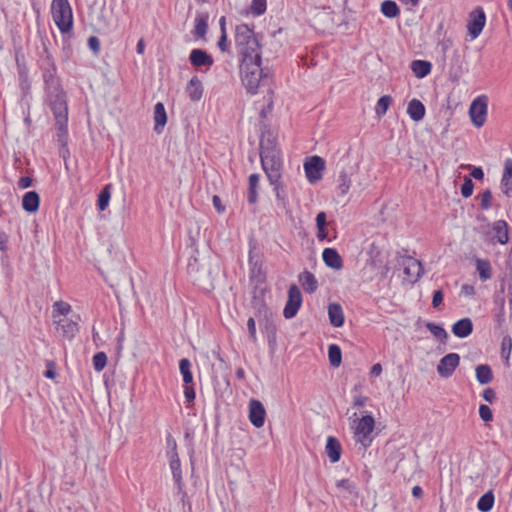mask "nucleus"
Here are the masks:
<instances>
[{
    "mask_svg": "<svg viewBox=\"0 0 512 512\" xmlns=\"http://www.w3.org/2000/svg\"><path fill=\"white\" fill-rule=\"evenodd\" d=\"M45 55L40 59V68L45 83L46 101L48 102L58 130V141L65 143L67 135L68 107L66 95L57 77V68L51 54L45 49Z\"/></svg>",
    "mask_w": 512,
    "mask_h": 512,
    "instance_id": "f257e3e1",
    "label": "nucleus"
},
{
    "mask_svg": "<svg viewBox=\"0 0 512 512\" xmlns=\"http://www.w3.org/2000/svg\"><path fill=\"white\" fill-rule=\"evenodd\" d=\"M240 74L242 84L250 94H256L258 87L269 81V71L261 67V58L241 60Z\"/></svg>",
    "mask_w": 512,
    "mask_h": 512,
    "instance_id": "f03ea898",
    "label": "nucleus"
},
{
    "mask_svg": "<svg viewBox=\"0 0 512 512\" xmlns=\"http://www.w3.org/2000/svg\"><path fill=\"white\" fill-rule=\"evenodd\" d=\"M235 46L241 56V60H245L246 58L260 59L261 57L258 36L246 24L236 26Z\"/></svg>",
    "mask_w": 512,
    "mask_h": 512,
    "instance_id": "7ed1b4c3",
    "label": "nucleus"
},
{
    "mask_svg": "<svg viewBox=\"0 0 512 512\" xmlns=\"http://www.w3.org/2000/svg\"><path fill=\"white\" fill-rule=\"evenodd\" d=\"M260 158L263 170L270 183H276L281 179L282 160L277 147L263 146L260 151Z\"/></svg>",
    "mask_w": 512,
    "mask_h": 512,
    "instance_id": "20e7f679",
    "label": "nucleus"
},
{
    "mask_svg": "<svg viewBox=\"0 0 512 512\" xmlns=\"http://www.w3.org/2000/svg\"><path fill=\"white\" fill-rule=\"evenodd\" d=\"M51 14L61 33H68L72 30L73 13L68 0H53Z\"/></svg>",
    "mask_w": 512,
    "mask_h": 512,
    "instance_id": "39448f33",
    "label": "nucleus"
},
{
    "mask_svg": "<svg viewBox=\"0 0 512 512\" xmlns=\"http://www.w3.org/2000/svg\"><path fill=\"white\" fill-rule=\"evenodd\" d=\"M167 444L170 447V450L168 451L170 469L172 471V475L177 485L178 491L182 492L183 478L181 472V463L177 453V444L175 440L171 438V436L167 438Z\"/></svg>",
    "mask_w": 512,
    "mask_h": 512,
    "instance_id": "423d86ee",
    "label": "nucleus"
},
{
    "mask_svg": "<svg viewBox=\"0 0 512 512\" xmlns=\"http://www.w3.org/2000/svg\"><path fill=\"white\" fill-rule=\"evenodd\" d=\"M488 108V98L485 95L478 96L475 98L470 107H469V115L472 123L480 128L484 125L486 121Z\"/></svg>",
    "mask_w": 512,
    "mask_h": 512,
    "instance_id": "0eeeda50",
    "label": "nucleus"
},
{
    "mask_svg": "<svg viewBox=\"0 0 512 512\" xmlns=\"http://www.w3.org/2000/svg\"><path fill=\"white\" fill-rule=\"evenodd\" d=\"M374 425L375 421L371 415L363 416L358 421L355 428V437L357 438V442H360L364 447H367L371 442L369 435L372 433Z\"/></svg>",
    "mask_w": 512,
    "mask_h": 512,
    "instance_id": "6e6552de",
    "label": "nucleus"
},
{
    "mask_svg": "<svg viewBox=\"0 0 512 512\" xmlns=\"http://www.w3.org/2000/svg\"><path fill=\"white\" fill-rule=\"evenodd\" d=\"M302 304V295L296 285H291L288 290V300L283 310V316L286 319L293 318Z\"/></svg>",
    "mask_w": 512,
    "mask_h": 512,
    "instance_id": "1a4fd4ad",
    "label": "nucleus"
},
{
    "mask_svg": "<svg viewBox=\"0 0 512 512\" xmlns=\"http://www.w3.org/2000/svg\"><path fill=\"white\" fill-rule=\"evenodd\" d=\"M208 264H200L197 258H191L189 260L187 270L190 275L195 277V281L203 284L211 285V268Z\"/></svg>",
    "mask_w": 512,
    "mask_h": 512,
    "instance_id": "9d476101",
    "label": "nucleus"
},
{
    "mask_svg": "<svg viewBox=\"0 0 512 512\" xmlns=\"http://www.w3.org/2000/svg\"><path fill=\"white\" fill-rule=\"evenodd\" d=\"M324 169L325 161L319 156H312L304 163L306 177L310 183L320 180Z\"/></svg>",
    "mask_w": 512,
    "mask_h": 512,
    "instance_id": "9b49d317",
    "label": "nucleus"
},
{
    "mask_svg": "<svg viewBox=\"0 0 512 512\" xmlns=\"http://www.w3.org/2000/svg\"><path fill=\"white\" fill-rule=\"evenodd\" d=\"M485 23L486 16L482 8L478 7L470 13L467 29L472 39H476L481 34Z\"/></svg>",
    "mask_w": 512,
    "mask_h": 512,
    "instance_id": "f8f14e48",
    "label": "nucleus"
},
{
    "mask_svg": "<svg viewBox=\"0 0 512 512\" xmlns=\"http://www.w3.org/2000/svg\"><path fill=\"white\" fill-rule=\"evenodd\" d=\"M460 363V356L457 353L445 355L437 365V372L441 377H450Z\"/></svg>",
    "mask_w": 512,
    "mask_h": 512,
    "instance_id": "ddd939ff",
    "label": "nucleus"
},
{
    "mask_svg": "<svg viewBox=\"0 0 512 512\" xmlns=\"http://www.w3.org/2000/svg\"><path fill=\"white\" fill-rule=\"evenodd\" d=\"M266 410L263 404L256 399L249 401V420L256 428L263 427L265 423Z\"/></svg>",
    "mask_w": 512,
    "mask_h": 512,
    "instance_id": "4468645a",
    "label": "nucleus"
},
{
    "mask_svg": "<svg viewBox=\"0 0 512 512\" xmlns=\"http://www.w3.org/2000/svg\"><path fill=\"white\" fill-rule=\"evenodd\" d=\"M56 329L64 338L71 340L79 330L78 323L72 319L59 318L55 320Z\"/></svg>",
    "mask_w": 512,
    "mask_h": 512,
    "instance_id": "2eb2a0df",
    "label": "nucleus"
},
{
    "mask_svg": "<svg viewBox=\"0 0 512 512\" xmlns=\"http://www.w3.org/2000/svg\"><path fill=\"white\" fill-rule=\"evenodd\" d=\"M404 273L412 283L418 281L423 274L421 262L414 258H408L404 263Z\"/></svg>",
    "mask_w": 512,
    "mask_h": 512,
    "instance_id": "dca6fc26",
    "label": "nucleus"
},
{
    "mask_svg": "<svg viewBox=\"0 0 512 512\" xmlns=\"http://www.w3.org/2000/svg\"><path fill=\"white\" fill-rule=\"evenodd\" d=\"M189 60L195 67L205 66L207 68L213 65V58L202 49H193L190 53Z\"/></svg>",
    "mask_w": 512,
    "mask_h": 512,
    "instance_id": "f3484780",
    "label": "nucleus"
},
{
    "mask_svg": "<svg viewBox=\"0 0 512 512\" xmlns=\"http://www.w3.org/2000/svg\"><path fill=\"white\" fill-rule=\"evenodd\" d=\"M324 263L333 269H341L343 266L342 258L334 248H325L322 253Z\"/></svg>",
    "mask_w": 512,
    "mask_h": 512,
    "instance_id": "a211bd4d",
    "label": "nucleus"
},
{
    "mask_svg": "<svg viewBox=\"0 0 512 512\" xmlns=\"http://www.w3.org/2000/svg\"><path fill=\"white\" fill-rule=\"evenodd\" d=\"M325 451L331 463H336L340 460L342 451L341 444L335 437L329 436L327 438Z\"/></svg>",
    "mask_w": 512,
    "mask_h": 512,
    "instance_id": "6ab92c4d",
    "label": "nucleus"
},
{
    "mask_svg": "<svg viewBox=\"0 0 512 512\" xmlns=\"http://www.w3.org/2000/svg\"><path fill=\"white\" fill-rule=\"evenodd\" d=\"M473 331V323L470 318H463L452 326V332L459 338L468 337Z\"/></svg>",
    "mask_w": 512,
    "mask_h": 512,
    "instance_id": "aec40b11",
    "label": "nucleus"
},
{
    "mask_svg": "<svg viewBox=\"0 0 512 512\" xmlns=\"http://www.w3.org/2000/svg\"><path fill=\"white\" fill-rule=\"evenodd\" d=\"M154 121V131L159 134L167 123V114L161 102L156 103L154 106Z\"/></svg>",
    "mask_w": 512,
    "mask_h": 512,
    "instance_id": "412c9836",
    "label": "nucleus"
},
{
    "mask_svg": "<svg viewBox=\"0 0 512 512\" xmlns=\"http://www.w3.org/2000/svg\"><path fill=\"white\" fill-rule=\"evenodd\" d=\"M407 113L413 121H421L425 116V106L418 99H412L408 103Z\"/></svg>",
    "mask_w": 512,
    "mask_h": 512,
    "instance_id": "4be33fe9",
    "label": "nucleus"
},
{
    "mask_svg": "<svg viewBox=\"0 0 512 512\" xmlns=\"http://www.w3.org/2000/svg\"><path fill=\"white\" fill-rule=\"evenodd\" d=\"M40 197L37 192L29 191L22 198V207L27 212H35L39 208Z\"/></svg>",
    "mask_w": 512,
    "mask_h": 512,
    "instance_id": "5701e85b",
    "label": "nucleus"
},
{
    "mask_svg": "<svg viewBox=\"0 0 512 512\" xmlns=\"http://www.w3.org/2000/svg\"><path fill=\"white\" fill-rule=\"evenodd\" d=\"M299 282L301 283L303 289L307 293H313L318 288V282L315 276L309 272L304 271L298 276Z\"/></svg>",
    "mask_w": 512,
    "mask_h": 512,
    "instance_id": "b1692460",
    "label": "nucleus"
},
{
    "mask_svg": "<svg viewBox=\"0 0 512 512\" xmlns=\"http://www.w3.org/2000/svg\"><path fill=\"white\" fill-rule=\"evenodd\" d=\"M328 315L330 323L334 327H341L344 324V314L342 307L337 303L328 306Z\"/></svg>",
    "mask_w": 512,
    "mask_h": 512,
    "instance_id": "393cba45",
    "label": "nucleus"
},
{
    "mask_svg": "<svg viewBox=\"0 0 512 512\" xmlns=\"http://www.w3.org/2000/svg\"><path fill=\"white\" fill-rule=\"evenodd\" d=\"M186 92L192 101H199L203 95V87L201 81L197 77H192L186 87Z\"/></svg>",
    "mask_w": 512,
    "mask_h": 512,
    "instance_id": "a878e982",
    "label": "nucleus"
},
{
    "mask_svg": "<svg viewBox=\"0 0 512 512\" xmlns=\"http://www.w3.org/2000/svg\"><path fill=\"white\" fill-rule=\"evenodd\" d=\"M410 67L417 78H424L431 72L432 64L425 60H414Z\"/></svg>",
    "mask_w": 512,
    "mask_h": 512,
    "instance_id": "bb28decb",
    "label": "nucleus"
},
{
    "mask_svg": "<svg viewBox=\"0 0 512 512\" xmlns=\"http://www.w3.org/2000/svg\"><path fill=\"white\" fill-rule=\"evenodd\" d=\"M493 230L496 233L497 241L506 244L509 241L508 224L504 220H497L493 223Z\"/></svg>",
    "mask_w": 512,
    "mask_h": 512,
    "instance_id": "cd10ccee",
    "label": "nucleus"
},
{
    "mask_svg": "<svg viewBox=\"0 0 512 512\" xmlns=\"http://www.w3.org/2000/svg\"><path fill=\"white\" fill-rule=\"evenodd\" d=\"M476 379L480 384H488L493 379L492 370L489 365L481 364L476 367Z\"/></svg>",
    "mask_w": 512,
    "mask_h": 512,
    "instance_id": "c85d7f7f",
    "label": "nucleus"
},
{
    "mask_svg": "<svg viewBox=\"0 0 512 512\" xmlns=\"http://www.w3.org/2000/svg\"><path fill=\"white\" fill-rule=\"evenodd\" d=\"M208 15L207 14H198L195 18V27H194V35L203 38L207 33L208 29Z\"/></svg>",
    "mask_w": 512,
    "mask_h": 512,
    "instance_id": "c756f323",
    "label": "nucleus"
},
{
    "mask_svg": "<svg viewBox=\"0 0 512 512\" xmlns=\"http://www.w3.org/2000/svg\"><path fill=\"white\" fill-rule=\"evenodd\" d=\"M476 269L479 273V277L482 281L489 280L492 277V267L488 260L477 259Z\"/></svg>",
    "mask_w": 512,
    "mask_h": 512,
    "instance_id": "7c9ffc66",
    "label": "nucleus"
},
{
    "mask_svg": "<svg viewBox=\"0 0 512 512\" xmlns=\"http://www.w3.org/2000/svg\"><path fill=\"white\" fill-rule=\"evenodd\" d=\"M259 175L258 174H251L249 176V188H248V195L247 200L250 204H254L257 201V189L259 186Z\"/></svg>",
    "mask_w": 512,
    "mask_h": 512,
    "instance_id": "2f4dec72",
    "label": "nucleus"
},
{
    "mask_svg": "<svg viewBox=\"0 0 512 512\" xmlns=\"http://www.w3.org/2000/svg\"><path fill=\"white\" fill-rule=\"evenodd\" d=\"M494 501V494L490 490L480 497L477 502V508L481 512H489L493 508Z\"/></svg>",
    "mask_w": 512,
    "mask_h": 512,
    "instance_id": "473e14b6",
    "label": "nucleus"
},
{
    "mask_svg": "<svg viewBox=\"0 0 512 512\" xmlns=\"http://www.w3.org/2000/svg\"><path fill=\"white\" fill-rule=\"evenodd\" d=\"M328 358L331 366L339 367L342 362V352L338 345L331 344L328 347Z\"/></svg>",
    "mask_w": 512,
    "mask_h": 512,
    "instance_id": "72a5a7b5",
    "label": "nucleus"
},
{
    "mask_svg": "<svg viewBox=\"0 0 512 512\" xmlns=\"http://www.w3.org/2000/svg\"><path fill=\"white\" fill-rule=\"evenodd\" d=\"M71 311V306L68 303L57 301L53 304V313L52 318L53 321L58 320L63 316V318H66L65 316Z\"/></svg>",
    "mask_w": 512,
    "mask_h": 512,
    "instance_id": "f704fd0d",
    "label": "nucleus"
},
{
    "mask_svg": "<svg viewBox=\"0 0 512 512\" xmlns=\"http://www.w3.org/2000/svg\"><path fill=\"white\" fill-rule=\"evenodd\" d=\"M179 369L183 376L184 384H190L193 381V375L191 373V363L188 359L183 358L179 362Z\"/></svg>",
    "mask_w": 512,
    "mask_h": 512,
    "instance_id": "c9c22d12",
    "label": "nucleus"
},
{
    "mask_svg": "<svg viewBox=\"0 0 512 512\" xmlns=\"http://www.w3.org/2000/svg\"><path fill=\"white\" fill-rule=\"evenodd\" d=\"M382 13L389 18H394L399 15L400 10L394 1L386 0L381 5Z\"/></svg>",
    "mask_w": 512,
    "mask_h": 512,
    "instance_id": "e433bc0d",
    "label": "nucleus"
},
{
    "mask_svg": "<svg viewBox=\"0 0 512 512\" xmlns=\"http://www.w3.org/2000/svg\"><path fill=\"white\" fill-rule=\"evenodd\" d=\"M391 102L392 98L389 95H384L380 97L375 107V113L377 114V116L381 117L385 115Z\"/></svg>",
    "mask_w": 512,
    "mask_h": 512,
    "instance_id": "4c0bfd02",
    "label": "nucleus"
},
{
    "mask_svg": "<svg viewBox=\"0 0 512 512\" xmlns=\"http://www.w3.org/2000/svg\"><path fill=\"white\" fill-rule=\"evenodd\" d=\"M512 351V338L509 335L503 337L501 342V357L509 364Z\"/></svg>",
    "mask_w": 512,
    "mask_h": 512,
    "instance_id": "58836bf2",
    "label": "nucleus"
},
{
    "mask_svg": "<svg viewBox=\"0 0 512 512\" xmlns=\"http://www.w3.org/2000/svg\"><path fill=\"white\" fill-rule=\"evenodd\" d=\"M110 197V185H107L100 192L98 197V208L100 211H104L108 207Z\"/></svg>",
    "mask_w": 512,
    "mask_h": 512,
    "instance_id": "ea45409f",
    "label": "nucleus"
},
{
    "mask_svg": "<svg viewBox=\"0 0 512 512\" xmlns=\"http://www.w3.org/2000/svg\"><path fill=\"white\" fill-rule=\"evenodd\" d=\"M107 364V356L104 352H98L93 356V366L98 372L102 371Z\"/></svg>",
    "mask_w": 512,
    "mask_h": 512,
    "instance_id": "a19ab883",
    "label": "nucleus"
},
{
    "mask_svg": "<svg viewBox=\"0 0 512 512\" xmlns=\"http://www.w3.org/2000/svg\"><path fill=\"white\" fill-rule=\"evenodd\" d=\"M426 327L436 338L441 340L447 338V332L441 326L428 322Z\"/></svg>",
    "mask_w": 512,
    "mask_h": 512,
    "instance_id": "79ce46f5",
    "label": "nucleus"
},
{
    "mask_svg": "<svg viewBox=\"0 0 512 512\" xmlns=\"http://www.w3.org/2000/svg\"><path fill=\"white\" fill-rule=\"evenodd\" d=\"M474 184L469 177H465L464 182L461 186V194L463 197L468 198L472 195Z\"/></svg>",
    "mask_w": 512,
    "mask_h": 512,
    "instance_id": "37998d69",
    "label": "nucleus"
},
{
    "mask_svg": "<svg viewBox=\"0 0 512 512\" xmlns=\"http://www.w3.org/2000/svg\"><path fill=\"white\" fill-rule=\"evenodd\" d=\"M251 11L254 15H261L266 11V0H253Z\"/></svg>",
    "mask_w": 512,
    "mask_h": 512,
    "instance_id": "c03bdc74",
    "label": "nucleus"
},
{
    "mask_svg": "<svg viewBox=\"0 0 512 512\" xmlns=\"http://www.w3.org/2000/svg\"><path fill=\"white\" fill-rule=\"evenodd\" d=\"M271 184L274 185V192H275L276 198L279 201H281L283 203V205H285L286 193H285V190H284L280 180H278L276 183H271Z\"/></svg>",
    "mask_w": 512,
    "mask_h": 512,
    "instance_id": "a18cd8bd",
    "label": "nucleus"
},
{
    "mask_svg": "<svg viewBox=\"0 0 512 512\" xmlns=\"http://www.w3.org/2000/svg\"><path fill=\"white\" fill-rule=\"evenodd\" d=\"M479 416H480V418L484 422H489L493 418V414H492L491 409L487 405H485V404H481L480 405V407H479Z\"/></svg>",
    "mask_w": 512,
    "mask_h": 512,
    "instance_id": "49530a36",
    "label": "nucleus"
},
{
    "mask_svg": "<svg viewBox=\"0 0 512 512\" xmlns=\"http://www.w3.org/2000/svg\"><path fill=\"white\" fill-rule=\"evenodd\" d=\"M491 202H492V193L490 190H485L481 194V203H480L481 208L484 210L489 209L491 206Z\"/></svg>",
    "mask_w": 512,
    "mask_h": 512,
    "instance_id": "de8ad7c7",
    "label": "nucleus"
},
{
    "mask_svg": "<svg viewBox=\"0 0 512 512\" xmlns=\"http://www.w3.org/2000/svg\"><path fill=\"white\" fill-rule=\"evenodd\" d=\"M219 49L223 52H228L229 51V43H228V39H227V34H226V31H223V33L221 34L220 38H219V41L217 43Z\"/></svg>",
    "mask_w": 512,
    "mask_h": 512,
    "instance_id": "09e8293b",
    "label": "nucleus"
},
{
    "mask_svg": "<svg viewBox=\"0 0 512 512\" xmlns=\"http://www.w3.org/2000/svg\"><path fill=\"white\" fill-rule=\"evenodd\" d=\"M249 336L253 342L256 341V324L254 318L250 317L247 321Z\"/></svg>",
    "mask_w": 512,
    "mask_h": 512,
    "instance_id": "8fccbe9b",
    "label": "nucleus"
},
{
    "mask_svg": "<svg viewBox=\"0 0 512 512\" xmlns=\"http://www.w3.org/2000/svg\"><path fill=\"white\" fill-rule=\"evenodd\" d=\"M502 177H504V181L512 180V159H507L505 161V167Z\"/></svg>",
    "mask_w": 512,
    "mask_h": 512,
    "instance_id": "3c124183",
    "label": "nucleus"
},
{
    "mask_svg": "<svg viewBox=\"0 0 512 512\" xmlns=\"http://www.w3.org/2000/svg\"><path fill=\"white\" fill-rule=\"evenodd\" d=\"M443 297H444V295H443L442 290L434 291L433 297H432V305L434 308H437L442 304Z\"/></svg>",
    "mask_w": 512,
    "mask_h": 512,
    "instance_id": "603ef678",
    "label": "nucleus"
},
{
    "mask_svg": "<svg viewBox=\"0 0 512 512\" xmlns=\"http://www.w3.org/2000/svg\"><path fill=\"white\" fill-rule=\"evenodd\" d=\"M88 46L94 53H98L100 50V40L96 36H91L88 38Z\"/></svg>",
    "mask_w": 512,
    "mask_h": 512,
    "instance_id": "864d4df0",
    "label": "nucleus"
},
{
    "mask_svg": "<svg viewBox=\"0 0 512 512\" xmlns=\"http://www.w3.org/2000/svg\"><path fill=\"white\" fill-rule=\"evenodd\" d=\"M184 395L188 403L194 401L195 399V391L189 384H185L184 386Z\"/></svg>",
    "mask_w": 512,
    "mask_h": 512,
    "instance_id": "5fc2aeb1",
    "label": "nucleus"
},
{
    "mask_svg": "<svg viewBox=\"0 0 512 512\" xmlns=\"http://www.w3.org/2000/svg\"><path fill=\"white\" fill-rule=\"evenodd\" d=\"M340 181L341 183L339 184V188L342 193H346L350 188V181L348 180L347 175L342 173L340 175Z\"/></svg>",
    "mask_w": 512,
    "mask_h": 512,
    "instance_id": "6e6d98bb",
    "label": "nucleus"
},
{
    "mask_svg": "<svg viewBox=\"0 0 512 512\" xmlns=\"http://www.w3.org/2000/svg\"><path fill=\"white\" fill-rule=\"evenodd\" d=\"M482 396H483L484 400L489 403H492L496 398L495 391L492 388L484 389Z\"/></svg>",
    "mask_w": 512,
    "mask_h": 512,
    "instance_id": "4d7b16f0",
    "label": "nucleus"
},
{
    "mask_svg": "<svg viewBox=\"0 0 512 512\" xmlns=\"http://www.w3.org/2000/svg\"><path fill=\"white\" fill-rule=\"evenodd\" d=\"M263 146H272L276 147V144L274 142V139L272 138L271 134H268L267 136L263 135L260 141V151L262 150Z\"/></svg>",
    "mask_w": 512,
    "mask_h": 512,
    "instance_id": "13d9d810",
    "label": "nucleus"
},
{
    "mask_svg": "<svg viewBox=\"0 0 512 512\" xmlns=\"http://www.w3.org/2000/svg\"><path fill=\"white\" fill-rule=\"evenodd\" d=\"M316 226L317 229H321L326 227V213L325 212H319L316 216Z\"/></svg>",
    "mask_w": 512,
    "mask_h": 512,
    "instance_id": "bf43d9fd",
    "label": "nucleus"
},
{
    "mask_svg": "<svg viewBox=\"0 0 512 512\" xmlns=\"http://www.w3.org/2000/svg\"><path fill=\"white\" fill-rule=\"evenodd\" d=\"M511 184H512V180L504 181V177H502V179H501V189H502V192L505 195H507V196H510V192L512 190Z\"/></svg>",
    "mask_w": 512,
    "mask_h": 512,
    "instance_id": "052dcab7",
    "label": "nucleus"
},
{
    "mask_svg": "<svg viewBox=\"0 0 512 512\" xmlns=\"http://www.w3.org/2000/svg\"><path fill=\"white\" fill-rule=\"evenodd\" d=\"M31 184H32V179L27 176L21 177L18 181V186L21 189H26V188L30 187Z\"/></svg>",
    "mask_w": 512,
    "mask_h": 512,
    "instance_id": "680f3d73",
    "label": "nucleus"
},
{
    "mask_svg": "<svg viewBox=\"0 0 512 512\" xmlns=\"http://www.w3.org/2000/svg\"><path fill=\"white\" fill-rule=\"evenodd\" d=\"M337 487L342 488L345 490H348L351 492V489L353 488L352 483L348 479H341L337 482Z\"/></svg>",
    "mask_w": 512,
    "mask_h": 512,
    "instance_id": "e2e57ef3",
    "label": "nucleus"
},
{
    "mask_svg": "<svg viewBox=\"0 0 512 512\" xmlns=\"http://www.w3.org/2000/svg\"><path fill=\"white\" fill-rule=\"evenodd\" d=\"M471 176L477 180H482L484 177V172H483L482 168L474 167L471 172Z\"/></svg>",
    "mask_w": 512,
    "mask_h": 512,
    "instance_id": "0e129e2a",
    "label": "nucleus"
},
{
    "mask_svg": "<svg viewBox=\"0 0 512 512\" xmlns=\"http://www.w3.org/2000/svg\"><path fill=\"white\" fill-rule=\"evenodd\" d=\"M212 201H213V205H214L215 209L218 212H223L224 211V206L222 205L221 199H220L219 196L214 195Z\"/></svg>",
    "mask_w": 512,
    "mask_h": 512,
    "instance_id": "69168bd1",
    "label": "nucleus"
},
{
    "mask_svg": "<svg viewBox=\"0 0 512 512\" xmlns=\"http://www.w3.org/2000/svg\"><path fill=\"white\" fill-rule=\"evenodd\" d=\"M8 236L0 231V250L5 251L7 248Z\"/></svg>",
    "mask_w": 512,
    "mask_h": 512,
    "instance_id": "338daca9",
    "label": "nucleus"
},
{
    "mask_svg": "<svg viewBox=\"0 0 512 512\" xmlns=\"http://www.w3.org/2000/svg\"><path fill=\"white\" fill-rule=\"evenodd\" d=\"M366 402H367V397H365V396H356L354 398V405L356 407H362L366 404Z\"/></svg>",
    "mask_w": 512,
    "mask_h": 512,
    "instance_id": "774afa93",
    "label": "nucleus"
}]
</instances>
